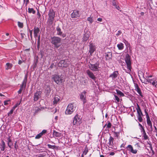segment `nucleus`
<instances>
[{"instance_id":"473e14b6","label":"nucleus","mask_w":157,"mask_h":157,"mask_svg":"<svg viewBox=\"0 0 157 157\" xmlns=\"http://www.w3.org/2000/svg\"><path fill=\"white\" fill-rule=\"evenodd\" d=\"M114 96L115 97V100H116L115 101V102L116 103H118L120 101V98H119L116 95H114Z\"/></svg>"},{"instance_id":"58836bf2","label":"nucleus","mask_w":157,"mask_h":157,"mask_svg":"<svg viewBox=\"0 0 157 157\" xmlns=\"http://www.w3.org/2000/svg\"><path fill=\"white\" fill-rule=\"evenodd\" d=\"M88 151V149L87 147H86L85 148V149L83 152V154H82L84 155H86Z\"/></svg>"},{"instance_id":"0eeeda50","label":"nucleus","mask_w":157,"mask_h":157,"mask_svg":"<svg viewBox=\"0 0 157 157\" xmlns=\"http://www.w3.org/2000/svg\"><path fill=\"white\" fill-rule=\"evenodd\" d=\"M99 63H96L94 64L90 63L89 65L90 69L93 71H98L99 70Z\"/></svg>"},{"instance_id":"f03ea898","label":"nucleus","mask_w":157,"mask_h":157,"mask_svg":"<svg viewBox=\"0 0 157 157\" xmlns=\"http://www.w3.org/2000/svg\"><path fill=\"white\" fill-rule=\"evenodd\" d=\"M61 39L59 37L54 36L51 37V43L56 48H58L61 45Z\"/></svg>"},{"instance_id":"7c9ffc66","label":"nucleus","mask_w":157,"mask_h":157,"mask_svg":"<svg viewBox=\"0 0 157 157\" xmlns=\"http://www.w3.org/2000/svg\"><path fill=\"white\" fill-rule=\"evenodd\" d=\"M28 12L29 13H32L33 14H35L36 13L35 11L33 8H30L28 9Z\"/></svg>"},{"instance_id":"1a4fd4ad","label":"nucleus","mask_w":157,"mask_h":157,"mask_svg":"<svg viewBox=\"0 0 157 157\" xmlns=\"http://www.w3.org/2000/svg\"><path fill=\"white\" fill-rule=\"evenodd\" d=\"M126 148L127 151L132 154H136L138 150L136 149H134L131 145H128Z\"/></svg>"},{"instance_id":"09e8293b","label":"nucleus","mask_w":157,"mask_h":157,"mask_svg":"<svg viewBox=\"0 0 157 157\" xmlns=\"http://www.w3.org/2000/svg\"><path fill=\"white\" fill-rule=\"evenodd\" d=\"M126 143H123L121 145L120 147L121 148L125 147V145H126Z\"/></svg>"},{"instance_id":"f704fd0d","label":"nucleus","mask_w":157,"mask_h":157,"mask_svg":"<svg viewBox=\"0 0 157 157\" xmlns=\"http://www.w3.org/2000/svg\"><path fill=\"white\" fill-rule=\"evenodd\" d=\"M147 118V125L152 123L151 121H150V118L149 116H148L147 117H146Z\"/></svg>"},{"instance_id":"9b49d317","label":"nucleus","mask_w":157,"mask_h":157,"mask_svg":"<svg viewBox=\"0 0 157 157\" xmlns=\"http://www.w3.org/2000/svg\"><path fill=\"white\" fill-rule=\"evenodd\" d=\"M81 122V119L80 118V117H79L78 115H76L74 118L73 122V124L74 125L79 124Z\"/></svg>"},{"instance_id":"6e6d98bb","label":"nucleus","mask_w":157,"mask_h":157,"mask_svg":"<svg viewBox=\"0 0 157 157\" xmlns=\"http://www.w3.org/2000/svg\"><path fill=\"white\" fill-rule=\"evenodd\" d=\"M151 84L153 86H156V84L155 82V80H154Z\"/></svg>"},{"instance_id":"c756f323","label":"nucleus","mask_w":157,"mask_h":157,"mask_svg":"<svg viewBox=\"0 0 157 157\" xmlns=\"http://www.w3.org/2000/svg\"><path fill=\"white\" fill-rule=\"evenodd\" d=\"M117 47L119 50H122L124 48V44L122 43H120L119 44H117Z\"/></svg>"},{"instance_id":"49530a36","label":"nucleus","mask_w":157,"mask_h":157,"mask_svg":"<svg viewBox=\"0 0 157 157\" xmlns=\"http://www.w3.org/2000/svg\"><path fill=\"white\" fill-rule=\"evenodd\" d=\"M10 101V100H8L4 101V105H7L8 104V102Z\"/></svg>"},{"instance_id":"ddd939ff","label":"nucleus","mask_w":157,"mask_h":157,"mask_svg":"<svg viewBox=\"0 0 157 157\" xmlns=\"http://www.w3.org/2000/svg\"><path fill=\"white\" fill-rule=\"evenodd\" d=\"M41 94V91H37L36 93H35L34 94V101H36L38 100L39 98L40 97Z\"/></svg>"},{"instance_id":"20e7f679","label":"nucleus","mask_w":157,"mask_h":157,"mask_svg":"<svg viewBox=\"0 0 157 157\" xmlns=\"http://www.w3.org/2000/svg\"><path fill=\"white\" fill-rule=\"evenodd\" d=\"M52 79L57 84H60L63 81V77L57 75H52Z\"/></svg>"},{"instance_id":"0e129e2a","label":"nucleus","mask_w":157,"mask_h":157,"mask_svg":"<svg viewBox=\"0 0 157 157\" xmlns=\"http://www.w3.org/2000/svg\"><path fill=\"white\" fill-rule=\"evenodd\" d=\"M154 127L155 128V132L156 133H157V128L155 126H154Z\"/></svg>"},{"instance_id":"13d9d810","label":"nucleus","mask_w":157,"mask_h":157,"mask_svg":"<svg viewBox=\"0 0 157 157\" xmlns=\"http://www.w3.org/2000/svg\"><path fill=\"white\" fill-rule=\"evenodd\" d=\"M17 104H16L15 106L13 107L12 109L14 110L15 108L17 107Z\"/></svg>"},{"instance_id":"412c9836","label":"nucleus","mask_w":157,"mask_h":157,"mask_svg":"<svg viewBox=\"0 0 157 157\" xmlns=\"http://www.w3.org/2000/svg\"><path fill=\"white\" fill-rule=\"evenodd\" d=\"M113 133L115 139H120V132H119L112 131Z\"/></svg>"},{"instance_id":"4d7b16f0","label":"nucleus","mask_w":157,"mask_h":157,"mask_svg":"<svg viewBox=\"0 0 157 157\" xmlns=\"http://www.w3.org/2000/svg\"><path fill=\"white\" fill-rule=\"evenodd\" d=\"M21 38L22 39H23L24 38V36L25 35V34L23 33H21Z\"/></svg>"},{"instance_id":"9d476101","label":"nucleus","mask_w":157,"mask_h":157,"mask_svg":"<svg viewBox=\"0 0 157 157\" xmlns=\"http://www.w3.org/2000/svg\"><path fill=\"white\" fill-rule=\"evenodd\" d=\"M80 16V11L79 10H74L71 14V17L72 18H76Z\"/></svg>"},{"instance_id":"bb28decb","label":"nucleus","mask_w":157,"mask_h":157,"mask_svg":"<svg viewBox=\"0 0 157 157\" xmlns=\"http://www.w3.org/2000/svg\"><path fill=\"white\" fill-rule=\"evenodd\" d=\"M2 144L1 145L2 147L1 150L2 151H4L6 147V145L4 141L2 140L1 141Z\"/></svg>"},{"instance_id":"423d86ee","label":"nucleus","mask_w":157,"mask_h":157,"mask_svg":"<svg viewBox=\"0 0 157 157\" xmlns=\"http://www.w3.org/2000/svg\"><path fill=\"white\" fill-rule=\"evenodd\" d=\"M69 64V61L67 60H62L60 61L58 65L59 67H67Z\"/></svg>"},{"instance_id":"ea45409f","label":"nucleus","mask_w":157,"mask_h":157,"mask_svg":"<svg viewBox=\"0 0 157 157\" xmlns=\"http://www.w3.org/2000/svg\"><path fill=\"white\" fill-rule=\"evenodd\" d=\"M47 146L49 148L53 149H55L56 147L55 145H52L49 144H48Z\"/></svg>"},{"instance_id":"f257e3e1","label":"nucleus","mask_w":157,"mask_h":157,"mask_svg":"<svg viewBox=\"0 0 157 157\" xmlns=\"http://www.w3.org/2000/svg\"><path fill=\"white\" fill-rule=\"evenodd\" d=\"M48 17L47 22L51 25L53 23L55 17V13L53 9H50L48 13Z\"/></svg>"},{"instance_id":"f3484780","label":"nucleus","mask_w":157,"mask_h":157,"mask_svg":"<svg viewBox=\"0 0 157 157\" xmlns=\"http://www.w3.org/2000/svg\"><path fill=\"white\" fill-rule=\"evenodd\" d=\"M118 74L119 73L118 71H114L112 74L110 75L109 77H112V79L113 80L117 77Z\"/></svg>"},{"instance_id":"864d4df0","label":"nucleus","mask_w":157,"mask_h":157,"mask_svg":"<svg viewBox=\"0 0 157 157\" xmlns=\"http://www.w3.org/2000/svg\"><path fill=\"white\" fill-rule=\"evenodd\" d=\"M111 127V124L110 122H108V124L107 125V127L109 128H110Z\"/></svg>"},{"instance_id":"3c124183","label":"nucleus","mask_w":157,"mask_h":157,"mask_svg":"<svg viewBox=\"0 0 157 157\" xmlns=\"http://www.w3.org/2000/svg\"><path fill=\"white\" fill-rule=\"evenodd\" d=\"M16 144L17 142H16L14 144V148L16 150H17L18 148V145Z\"/></svg>"},{"instance_id":"6ab92c4d","label":"nucleus","mask_w":157,"mask_h":157,"mask_svg":"<svg viewBox=\"0 0 157 157\" xmlns=\"http://www.w3.org/2000/svg\"><path fill=\"white\" fill-rule=\"evenodd\" d=\"M137 108H136L137 112V115H142L143 116V113L141 110L140 107L139 105L137 103Z\"/></svg>"},{"instance_id":"c9c22d12","label":"nucleus","mask_w":157,"mask_h":157,"mask_svg":"<svg viewBox=\"0 0 157 157\" xmlns=\"http://www.w3.org/2000/svg\"><path fill=\"white\" fill-rule=\"evenodd\" d=\"M87 20L90 23V24L92 23L93 21V17H88L87 18Z\"/></svg>"},{"instance_id":"8fccbe9b","label":"nucleus","mask_w":157,"mask_h":157,"mask_svg":"<svg viewBox=\"0 0 157 157\" xmlns=\"http://www.w3.org/2000/svg\"><path fill=\"white\" fill-rule=\"evenodd\" d=\"M13 111H14V110H13L12 109L10 110V112L9 113H8V116H10V115L12 114L13 113Z\"/></svg>"},{"instance_id":"5701e85b","label":"nucleus","mask_w":157,"mask_h":157,"mask_svg":"<svg viewBox=\"0 0 157 157\" xmlns=\"http://www.w3.org/2000/svg\"><path fill=\"white\" fill-rule=\"evenodd\" d=\"M116 91L118 95H119L120 97H123L124 96V94L121 91L118 89H116Z\"/></svg>"},{"instance_id":"72a5a7b5","label":"nucleus","mask_w":157,"mask_h":157,"mask_svg":"<svg viewBox=\"0 0 157 157\" xmlns=\"http://www.w3.org/2000/svg\"><path fill=\"white\" fill-rule=\"evenodd\" d=\"M17 25L20 28H22L23 27V23L20 21L17 22Z\"/></svg>"},{"instance_id":"2eb2a0df","label":"nucleus","mask_w":157,"mask_h":157,"mask_svg":"<svg viewBox=\"0 0 157 157\" xmlns=\"http://www.w3.org/2000/svg\"><path fill=\"white\" fill-rule=\"evenodd\" d=\"M114 138L111 136H110L109 140L108 147L110 148H112L114 145Z\"/></svg>"},{"instance_id":"6e6552de","label":"nucleus","mask_w":157,"mask_h":157,"mask_svg":"<svg viewBox=\"0 0 157 157\" xmlns=\"http://www.w3.org/2000/svg\"><path fill=\"white\" fill-rule=\"evenodd\" d=\"M86 92L85 90H84L83 92H82L80 94V99L83 102V104H85L86 102Z\"/></svg>"},{"instance_id":"4468645a","label":"nucleus","mask_w":157,"mask_h":157,"mask_svg":"<svg viewBox=\"0 0 157 157\" xmlns=\"http://www.w3.org/2000/svg\"><path fill=\"white\" fill-rule=\"evenodd\" d=\"M89 52L90 54V55H91L95 51L96 49L95 46L92 43H90L89 45Z\"/></svg>"},{"instance_id":"338daca9","label":"nucleus","mask_w":157,"mask_h":157,"mask_svg":"<svg viewBox=\"0 0 157 157\" xmlns=\"http://www.w3.org/2000/svg\"><path fill=\"white\" fill-rule=\"evenodd\" d=\"M139 125L140 127L141 128H142L144 127L140 124L139 123Z\"/></svg>"},{"instance_id":"aec40b11","label":"nucleus","mask_w":157,"mask_h":157,"mask_svg":"<svg viewBox=\"0 0 157 157\" xmlns=\"http://www.w3.org/2000/svg\"><path fill=\"white\" fill-rule=\"evenodd\" d=\"M135 88H136V90L137 91V93L139 94L140 96H141L142 97H143V96L142 94V93L140 90V89L139 87L138 84H136L135 85Z\"/></svg>"},{"instance_id":"603ef678","label":"nucleus","mask_w":157,"mask_h":157,"mask_svg":"<svg viewBox=\"0 0 157 157\" xmlns=\"http://www.w3.org/2000/svg\"><path fill=\"white\" fill-rule=\"evenodd\" d=\"M144 112L146 114V117H147L148 116H149L148 113H147V110L146 109H144Z\"/></svg>"},{"instance_id":"de8ad7c7","label":"nucleus","mask_w":157,"mask_h":157,"mask_svg":"<svg viewBox=\"0 0 157 157\" xmlns=\"http://www.w3.org/2000/svg\"><path fill=\"white\" fill-rule=\"evenodd\" d=\"M47 132V130H46L44 129L40 133L42 135V136L43 134H45Z\"/></svg>"},{"instance_id":"a18cd8bd","label":"nucleus","mask_w":157,"mask_h":157,"mask_svg":"<svg viewBox=\"0 0 157 157\" xmlns=\"http://www.w3.org/2000/svg\"><path fill=\"white\" fill-rule=\"evenodd\" d=\"M29 32L30 33V36L31 38V40L32 39L33 36H32V34H33V30H29Z\"/></svg>"},{"instance_id":"f8f14e48","label":"nucleus","mask_w":157,"mask_h":157,"mask_svg":"<svg viewBox=\"0 0 157 157\" xmlns=\"http://www.w3.org/2000/svg\"><path fill=\"white\" fill-rule=\"evenodd\" d=\"M86 73L90 78L92 79L94 81L96 80V77L92 71L89 70H88L86 71Z\"/></svg>"},{"instance_id":"a878e982","label":"nucleus","mask_w":157,"mask_h":157,"mask_svg":"<svg viewBox=\"0 0 157 157\" xmlns=\"http://www.w3.org/2000/svg\"><path fill=\"white\" fill-rule=\"evenodd\" d=\"M154 79H150L149 78H147L146 80H145L144 82H143L142 80L141 81L142 82L145 83V84H147L148 83H151L153 81Z\"/></svg>"},{"instance_id":"7ed1b4c3","label":"nucleus","mask_w":157,"mask_h":157,"mask_svg":"<svg viewBox=\"0 0 157 157\" xmlns=\"http://www.w3.org/2000/svg\"><path fill=\"white\" fill-rule=\"evenodd\" d=\"M75 105L74 103H70L68 104L65 111L66 114H71L75 110Z\"/></svg>"},{"instance_id":"37998d69","label":"nucleus","mask_w":157,"mask_h":157,"mask_svg":"<svg viewBox=\"0 0 157 157\" xmlns=\"http://www.w3.org/2000/svg\"><path fill=\"white\" fill-rule=\"evenodd\" d=\"M23 89H24V88H23V87H21L20 86V89L18 91V93L19 94H20L21 93L22 90H23Z\"/></svg>"},{"instance_id":"774afa93","label":"nucleus","mask_w":157,"mask_h":157,"mask_svg":"<svg viewBox=\"0 0 157 157\" xmlns=\"http://www.w3.org/2000/svg\"><path fill=\"white\" fill-rule=\"evenodd\" d=\"M148 126H150L151 128H152V123L148 125Z\"/></svg>"},{"instance_id":"a19ab883","label":"nucleus","mask_w":157,"mask_h":157,"mask_svg":"<svg viewBox=\"0 0 157 157\" xmlns=\"http://www.w3.org/2000/svg\"><path fill=\"white\" fill-rule=\"evenodd\" d=\"M42 136V135L41 134H40V133L39 134H37L35 136V138L36 139H39Z\"/></svg>"},{"instance_id":"79ce46f5","label":"nucleus","mask_w":157,"mask_h":157,"mask_svg":"<svg viewBox=\"0 0 157 157\" xmlns=\"http://www.w3.org/2000/svg\"><path fill=\"white\" fill-rule=\"evenodd\" d=\"M7 144L8 146L11 149L12 148V147L13 145L12 142L10 143H7Z\"/></svg>"},{"instance_id":"5fc2aeb1","label":"nucleus","mask_w":157,"mask_h":157,"mask_svg":"<svg viewBox=\"0 0 157 157\" xmlns=\"http://www.w3.org/2000/svg\"><path fill=\"white\" fill-rule=\"evenodd\" d=\"M121 33V30H119L118 31V33L116 34V35L117 36H118Z\"/></svg>"},{"instance_id":"69168bd1","label":"nucleus","mask_w":157,"mask_h":157,"mask_svg":"<svg viewBox=\"0 0 157 157\" xmlns=\"http://www.w3.org/2000/svg\"><path fill=\"white\" fill-rule=\"evenodd\" d=\"M149 145H150L149 147L150 148L151 150H152V147L151 144H149Z\"/></svg>"},{"instance_id":"c85d7f7f","label":"nucleus","mask_w":157,"mask_h":157,"mask_svg":"<svg viewBox=\"0 0 157 157\" xmlns=\"http://www.w3.org/2000/svg\"><path fill=\"white\" fill-rule=\"evenodd\" d=\"M6 69L7 70L11 69L13 66V65L12 64L9 63H7L6 64Z\"/></svg>"},{"instance_id":"39448f33","label":"nucleus","mask_w":157,"mask_h":157,"mask_svg":"<svg viewBox=\"0 0 157 157\" xmlns=\"http://www.w3.org/2000/svg\"><path fill=\"white\" fill-rule=\"evenodd\" d=\"M124 60L127 64V69L131 71L132 69L131 62L130 56L128 54L126 55Z\"/></svg>"},{"instance_id":"e2e57ef3","label":"nucleus","mask_w":157,"mask_h":157,"mask_svg":"<svg viewBox=\"0 0 157 157\" xmlns=\"http://www.w3.org/2000/svg\"><path fill=\"white\" fill-rule=\"evenodd\" d=\"M97 21L100 22H101L102 21V19L101 18H98Z\"/></svg>"},{"instance_id":"cd10ccee","label":"nucleus","mask_w":157,"mask_h":157,"mask_svg":"<svg viewBox=\"0 0 157 157\" xmlns=\"http://www.w3.org/2000/svg\"><path fill=\"white\" fill-rule=\"evenodd\" d=\"M60 99L58 97H55L53 98V103L54 105L56 104L59 101Z\"/></svg>"},{"instance_id":"393cba45","label":"nucleus","mask_w":157,"mask_h":157,"mask_svg":"<svg viewBox=\"0 0 157 157\" xmlns=\"http://www.w3.org/2000/svg\"><path fill=\"white\" fill-rule=\"evenodd\" d=\"M56 30L57 31V34L60 36L63 33L61 31L60 28L59 26L57 27Z\"/></svg>"},{"instance_id":"bf43d9fd","label":"nucleus","mask_w":157,"mask_h":157,"mask_svg":"<svg viewBox=\"0 0 157 157\" xmlns=\"http://www.w3.org/2000/svg\"><path fill=\"white\" fill-rule=\"evenodd\" d=\"M22 62H23L21 60H19L18 61V64L19 65H21L22 63Z\"/></svg>"},{"instance_id":"c03bdc74","label":"nucleus","mask_w":157,"mask_h":157,"mask_svg":"<svg viewBox=\"0 0 157 157\" xmlns=\"http://www.w3.org/2000/svg\"><path fill=\"white\" fill-rule=\"evenodd\" d=\"M40 45V36L38 37V39L37 41V47L39 48Z\"/></svg>"},{"instance_id":"680f3d73","label":"nucleus","mask_w":157,"mask_h":157,"mask_svg":"<svg viewBox=\"0 0 157 157\" xmlns=\"http://www.w3.org/2000/svg\"><path fill=\"white\" fill-rule=\"evenodd\" d=\"M115 154V153L114 152H111L109 153V155L113 156Z\"/></svg>"},{"instance_id":"4c0bfd02","label":"nucleus","mask_w":157,"mask_h":157,"mask_svg":"<svg viewBox=\"0 0 157 157\" xmlns=\"http://www.w3.org/2000/svg\"><path fill=\"white\" fill-rule=\"evenodd\" d=\"M142 115H137L138 119L139 122H141L143 121V119L142 118Z\"/></svg>"},{"instance_id":"a211bd4d","label":"nucleus","mask_w":157,"mask_h":157,"mask_svg":"<svg viewBox=\"0 0 157 157\" xmlns=\"http://www.w3.org/2000/svg\"><path fill=\"white\" fill-rule=\"evenodd\" d=\"M27 81V76H25L23 81L22 82L21 84V87H23L24 88V89H25L26 85V83Z\"/></svg>"},{"instance_id":"e433bc0d","label":"nucleus","mask_w":157,"mask_h":157,"mask_svg":"<svg viewBox=\"0 0 157 157\" xmlns=\"http://www.w3.org/2000/svg\"><path fill=\"white\" fill-rule=\"evenodd\" d=\"M143 137L144 138V140H147L148 139V137L146 134V133H142Z\"/></svg>"},{"instance_id":"2f4dec72","label":"nucleus","mask_w":157,"mask_h":157,"mask_svg":"<svg viewBox=\"0 0 157 157\" xmlns=\"http://www.w3.org/2000/svg\"><path fill=\"white\" fill-rule=\"evenodd\" d=\"M89 37V36L88 34H85L84 35L83 40L85 41L87 40Z\"/></svg>"},{"instance_id":"4be33fe9","label":"nucleus","mask_w":157,"mask_h":157,"mask_svg":"<svg viewBox=\"0 0 157 157\" xmlns=\"http://www.w3.org/2000/svg\"><path fill=\"white\" fill-rule=\"evenodd\" d=\"M53 135L54 136L56 137H60L61 136V133L56 131L55 130H54L53 133Z\"/></svg>"},{"instance_id":"dca6fc26","label":"nucleus","mask_w":157,"mask_h":157,"mask_svg":"<svg viewBox=\"0 0 157 157\" xmlns=\"http://www.w3.org/2000/svg\"><path fill=\"white\" fill-rule=\"evenodd\" d=\"M40 32V29L38 27H35L34 28L33 30V34L34 37L35 38H36L38 36V34Z\"/></svg>"},{"instance_id":"b1692460","label":"nucleus","mask_w":157,"mask_h":157,"mask_svg":"<svg viewBox=\"0 0 157 157\" xmlns=\"http://www.w3.org/2000/svg\"><path fill=\"white\" fill-rule=\"evenodd\" d=\"M112 54L110 52H109L105 56V58L106 60H109V59L112 58Z\"/></svg>"},{"instance_id":"052dcab7","label":"nucleus","mask_w":157,"mask_h":157,"mask_svg":"<svg viewBox=\"0 0 157 157\" xmlns=\"http://www.w3.org/2000/svg\"><path fill=\"white\" fill-rule=\"evenodd\" d=\"M53 111H54V113H55L57 111V109L55 108L53 110Z\"/></svg>"}]
</instances>
